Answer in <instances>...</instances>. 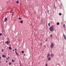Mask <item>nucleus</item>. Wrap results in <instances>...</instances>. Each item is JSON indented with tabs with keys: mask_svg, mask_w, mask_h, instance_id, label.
Masks as SVG:
<instances>
[{
	"mask_svg": "<svg viewBox=\"0 0 66 66\" xmlns=\"http://www.w3.org/2000/svg\"><path fill=\"white\" fill-rule=\"evenodd\" d=\"M7 60H8V58H7Z\"/></svg>",
	"mask_w": 66,
	"mask_h": 66,
	"instance_id": "35",
	"label": "nucleus"
},
{
	"mask_svg": "<svg viewBox=\"0 0 66 66\" xmlns=\"http://www.w3.org/2000/svg\"><path fill=\"white\" fill-rule=\"evenodd\" d=\"M63 27L64 28H65V24L63 25Z\"/></svg>",
	"mask_w": 66,
	"mask_h": 66,
	"instance_id": "12",
	"label": "nucleus"
},
{
	"mask_svg": "<svg viewBox=\"0 0 66 66\" xmlns=\"http://www.w3.org/2000/svg\"><path fill=\"white\" fill-rule=\"evenodd\" d=\"M15 50H16V48L15 49Z\"/></svg>",
	"mask_w": 66,
	"mask_h": 66,
	"instance_id": "36",
	"label": "nucleus"
},
{
	"mask_svg": "<svg viewBox=\"0 0 66 66\" xmlns=\"http://www.w3.org/2000/svg\"><path fill=\"white\" fill-rule=\"evenodd\" d=\"M2 57H4L5 58L6 57L5 56H4V55H3L2 56Z\"/></svg>",
	"mask_w": 66,
	"mask_h": 66,
	"instance_id": "9",
	"label": "nucleus"
},
{
	"mask_svg": "<svg viewBox=\"0 0 66 66\" xmlns=\"http://www.w3.org/2000/svg\"><path fill=\"white\" fill-rule=\"evenodd\" d=\"M21 18H19V19L20 20V19H21Z\"/></svg>",
	"mask_w": 66,
	"mask_h": 66,
	"instance_id": "22",
	"label": "nucleus"
},
{
	"mask_svg": "<svg viewBox=\"0 0 66 66\" xmlns=\"http://www.w3.org/2000/svg\"><path fill=\"white\" fill-rule=\"evenodd\" d=\"M5 43L7 44V45L9 44L8 42L7 41L6 42H5Z\"/></svg>",
	"mask_w": 66,
	"mask_h": 66,
	"instance_id": "4",
	"label": "nucleus"
},
{
	"mask_svg": "<svg viewBox=\"0 0 66 66\" xmlns=\"http://www.w3.org/2000/svg\"><path fill=\"white\" fill-rule=\"evenodd\" d=\"M52 36V35H51V36Z\"/></svg>",
	"mask_w": 66,
	"mask_h": 66,
	"instance_id": "27",
	"label": "nucleus"
},
{
	"mask_svg": "<svg viewBox=\"0 0 66 66\" xmlns=\"http://www.w3.org/2000/svg\"><path fill=\"white\" fill-rule=\"evenodd\" d=\"M59 15H62V14H61V13H59Z\"/></svg>",
	"mask_w": 66,
	"mask_h": 66,
	"instance_id": "18",
	"label": "nucleus"
},
{
	"mask_svg": "<svg viewBox=\"0 0 66 66\" xmlns=\"http://www.w3.org/2000/svg\"><path fill=\"white\" fill-rule=\"evenodd\" d=\"M19 3V2L18 1H17L16 2V3Z\"/></svg>",
	"mask_w": 66,
	"mask_h": 66,
	"instance_id": "19",
	"label": "nucleus"
},
{
	"mask_svg": "<svg viewBox=\"0 0 66 66\" xmlns=\"http://www.w3.org/2000/svg\"><path fill=\"white\" fill-rule=\"evenodd\" d=\"M21 52H22V53H24V52H23V51H22Z\"/></svg>",
	"mask_w": 66,
	"mask_h": 66,
	"instance_id": "17",
	"label": "nucleus"
},
{
	"mask_svg": "<svg viewBox=\"0 0 66 66\" xmlns=\"http://www.w3.org/2000/svg\"><path fill=\"white\" fill-rule=\"evenodd\" d=\"M12 62H14V60H12Z\"/></svg>",
	"mask_w": 66,
	"mask_h": 66,
	"instance_id": "21",
	"label": "nucleus"
},
{
	"mask_svg": "<svg viewBox=\"0 0 66 66\" xmlns=\"http://www.w3.org/2000/svg\"><path fill=\"white\" fill-rule=\"evenodd\" d=\"M48 61H50L51 60V58L49 57L48 58Z\"/></svg>",
	"mask_w": 66,
	"mask_h": 66,
	"instance_id": "5",
	"label": "nucleus"
},
{
	"mask_svg": "<svg viewBox=\"0 0 66 66\" xmlns=\"http://www.w3.org/2000/svg\"><path fill=\"white\" fill-rule=\"evenodd\" d=\"M54 7L55 8V5H54Z\"/></svg>",
	"mask_w": 66,
	"mask_h": 66,
	"instance_id": "24",
	"label": "nucleus"
},
{
	"mask_svg": "<svg viewBox=\"0 0 66 66\" xmlns=\"http://www.w3.org/2000/svg\"><path fill=\"white\" fill-rule=\"evenodd\" d=\"M56 0V1H57V0Z\"/></svg>",
	"mask_w": 66,
	"mask_h": 66,
	"instance_id": "39",
	"label": "nucleus"
},
{
	"mask_svg": "<svg viewBox=\"0 0 66 66\" xmlns=\"http://www.w3.org/2000/svg\"><path fill=\"white\" fill-rule=\"evenodd\" d=\"M46 66H47V64H46Z\"/></svg>",
	"mask_w": 66,
	"mask_h": 66,
	"instance_id": "31",
	"label": "nucleus"
},
{
	"mask_svg": "<svg viewBox=\"0 0 66 66\" xmlns=\"http://www.w3.org/2000/svg\"><path fill=\"white\" fill-rule=\"evenodd\" d=\"M9 43H10V42H8V44Z\"/></svg>",
	"mask_w": 66,
	"mask_h": 66,
	"instance_id": "33",
	"label": "nucleus"
},
{
	"mask_svg": "<svg viewBox=\"0 0 66 66\" xmlns=\"http://www.w3.org/2000/svg\"><path fill=\"white\" fill-rule=\"evenodd\" d=\"M9 65H11V62H9Z\"/></svg>",
	"mask_w": 66,
	"mask_h": 66,
	"instance_id": "16",
	"label": "nucleus"
},
{
	"mask_svg": "<svg viewBox=\"0 0 66 66\" xmlns=\"http://www.w3.org/2000/svg\"><path fill=\"white\" fill-rule=\"evenodd\" d=\"M0 60H1V57H0Z\"/></svg>",
	"mask_w": 66,
	"mask_h": 66,
	"instance_id": "25",
	"label": "nucleus"
},
{
	"mask_svg": "<svg viewBox=\"0 0 66 66\" xmlns=\"http://www.w3.org/2000/svg\"><path fill=\"white\" fill-rule=\"evenodd\" d=\"M9 48L10 50H11V49H12V48L10 47H9Z\"/></svg>",
	"mask_w": 66,
	"mask_h": 66,
	"instance_id": "10",
	"label": "nucleus"
},
{
	"mask_svg": "<svg viewBox=\"0 0 66 66\" xmlns=\"http://www.w3.org/2000/svg\"><path fill=\"white\" fill-rule=\"evenodd\" d=\"M49 55H50V54H48L47 55V57H49Z\"/></svg>",
	"mask_w": 66,
	"mask_h": 66,
	"instance_id": "7",
	"label": "nucleus"
},
{
	"mask_svg": "<svg viewBox=\"0 0 66 66\" xmlns=\"http://www.w3.org/2000/svg\"><path fill=\"white\" fill-rule=\"evenodd\" d=\"M20 22L21 23H23V21H20Z\"/></svg>",
	"mask_w": 66,
	"mask_h": 66,
	"instance_id": "11",
	"label": "nucleus"
},
{
	"mask_svg": "<svg viewBox=\"0 0 66 66\" xmlns=\"http://www.w3.org/2000/svg\"><path fill=\"white\" fill-rule=\"evenodd\" d=\"M44 47H45V46H44Z\"/></svg>",
	"mask_w": 66,
	"mask_h": 66,
	"instance_id": "41",
	"label": "nucleus"
},
{
	"mask_svg": "<svg viewBox=\"0 0 66 66\" xmlns=\"http://www.w3.org/2000/svg\"><path fill=\"white\" fill-rule=\"evenodd\" d=\"M47 13H49V11L48 10Z\"/></svg>",
	"mask_w": 66,
	"mask_h": 66,
	"instance_id": "29",
	"label": "nucleus"
},
{
	"mask_svg": "<svg viewBox=\"0 0 66 66\" xmlns=\"http://www.w3.org/2000/svg\"><path fill=\"white\" fill-rule=\"evenodd\" d=\"M8 59H9V58H10V57H8Z\"/></svg>",
	"mask_w": 66,
	"mask_h": 66,
	"instance_id": "38",
	"label": "nucleus"
},
{
	"mask_svg": "<svg viewBox=\"0 0 66 66\" xmlns=\"http://www.w3.org/2000/svg\"><path fill=\"white\" fill-rule=\"evenodd\" d=\"M63 36H64L65 39H66V37H65V35H64V34H63Z\"/></svg>",
	"mask_w": 66,
	"mask_h": 66,
	"instance_id": "6",
	"label": "nucleus"
},
{
	"mask_svg": "<svg viewBox=\"0 0 66 66\" xmlns=\"http://www.w3.org/2000/svg\"><path fill=\"white\" fill-rule=\"evenodd\" d=\"M0 63H1V62L0 61Z\"/></svg>",
	"mask_w": 66,
	"mask_h": 66,
	"instance_id": "40",
	"label": "nucleus"
},
{
	"mask_svg": "<svg viewBox=\"0 0 66 66\" xmlns=\"http://www.w3.org/2000/svg\"><path fill=\"white\" fill-rule=\"evenodd\" d=\"M54 29V27L53 26L50 27V29L51 31H53V29Z\"/></svg>",
	"mask_w": 66,
	"mask_h": 66,
	"instance_id": "1",
	"label": "nucleus"
},
{
	"mask_svg": "<svg viewBox=\"0 0 66 66\" xmlns=\"http://www.w3.org/2000/svg\"><path fill=\"white\" fill-rule=\"evenodd\" d=\"M12 16H13V13H12Z\"/></svg>",
	"mask_w": 66,
	"mask_h": 66,
	"instance_id": "30",
	"label": "nucleus"
},
{
	"mask_svg": "<svg viewBox=\"0 0 66 66\" xmlns=\"http://www.w3.org/2000/svg\"><path fill=\"white\" fill-rule=\"evenodd\" d=\"M2 52H3V49L2 50Z\"/></svg>",
	"mask_w": 66,
	"mask_h": 66,
	"instance_id": "23",
	"label": "nucleus"
},
{
	"mask_svg": "<svg viewBox=\"0 0 66 66\" xmlns=\"http://www.w3.org/2000/svg\"><path fill=\"white\" fill-rule=\"evenodd\" d=\"M53 46H54V44L53 43H52V45H51V48L52 49H53Z\"/></svg>",
	"mask_w": 66,
	"mask_h": 66,
	"instance_id": "2",
	"label": "nucleus"
},
{
	"mask_svg": "<svg viewBox=\"0 0 66 66\" xmlns=\"http://www.w3.org/2000/svg\"><path fill=\"white\" fill-rule=\"evenodd\" d=\"M0 36H2V34H0Z\"/></svg>",
	"mask_w": 66,
	"mask_h": 66,
	"instance_id": "20",
	"label": "nucleus"
},
{
	"mask_svg": "<svg viewBox=\"0 0 66 66\" xmlns=\"http://www.w3.org/2000/svg\"><path fill=\"white\" fill-rule=\"evenodd\" d=\"M7 18H5L4 19V21L6 22V21H7Z\"/></svg>",
	"mask_w": 66,
	"mask_h": 66,
	"instance_id": "3",
	"label": "nucleus"
},
{
	"mask_svg": "<svg viewBox=\"0 0 66 66\" xmlns=\"http://www.w3.org/2000/svg\"><path fill=\"white\" fill-rule=\"evenodd\" d=\"M48 26L50 27V23H49L48 24Z\"/></svg>",
	"mask_w": 66,
	"mask_h": 66,
	"instance_id": "14",
	"label": "nucleus"
},
{
	"mask_svg": "<svg viewBox=\"0 0 66 66\" xmlns=\"http://www.w3.org/2000/svg\"><path fill=\"white\" fill-rule=\"evenodd\" d=\"M57 25H59L60 24V23L59 22H58L57 23Z\"/></svg>",
	"mask_w": 66,
	"mask_h": 66,
	"instance_id": "8",
	"label": "nucleus"
},
{
	"mask_svg": "<svg viewBox=\"0 0 66 66\" xmlns=\"http://www.w3.org/2000/svg\"><path fill=\"white\" fill-rule=\"evenodd\" d=\"M13 51H14V50H12Z\"/></svg>",
	"mask_w": 66,
	"mask_h": 66,
	"instance_id": "28",
	"label": "nucleus"
},
{
	"mask_svg": "<svg viewBox=\"0 0 66 66\" xmlns=\"http://www.w3.org/2000/svg\"><path fill=\"white\" fill-rule=\"evenodd\" d=\"M46 42H47V40H46Z\"/></svg>",
	"mask_w": 66,
	"mask_h": 66,
	"instance_id": "37",
	"label": "nucleus"
},
{
	"mask_svg": "<svg viewBox=\"0 0 66 66\" xmlns=\"http://www.w3.org/2000/svg\"><path fill=\"white\" fill-rule=\"evenodd\" d=\"M42 43H41V44H40V45H41V46H42Z\"/></svg>",
	"mask_w": 66,
	"mask_h": 66,
	"instance_id": "26",
	"label": "nucleus"
},
{
	"mask_svg": "<svg viewBox=\"0 0 66 66\" xmlns=\"http://www.w3.org/2000/svg\"><path fill=\"white\" fill-rule=\"evenodd\" d=\"M51 56H53V54H51Z\"/></svg>",
	"mask_w": 66,
	"mask_h": 66,
	"instance_id": "13",
	"label": "nucleus"
},
{
	"mask_svg": "<svg viewBox=\"0 0 66 66\" xmlns=\"http://www.w3.org/2000/svg\"><path fill=\"white\" fill-rule=\"evenodd\" d=\"M13 14H14V12H13Z\"/></svg>",
	"mask_w": 66,
	"mask_h": 66,
	"instance_id": "34",
	"label": "nucleus"
},
{
	"mask_svg": "<svg viewBox=\"0 0 66 66\" xmlns=\"http://www.w3.org/2000/svg\"><path fill=\"white\" fill-rule=\"evenodd\" d=\"M6 63H7V61H6Z\"/></svg>",
	"mask_w": 66,
	"mask_h": 66,
	"instance_id": "32",
	"label": "nucleus"
},
{
	"mask_svg": "<svg viewBox=\"0 0 66 66\" xmlns=\"http://www.w3.org/2000/svg\"><path fill=\"white\" fill-rule=\"evenodd\" d=\"M15 52L16 53V54L17 55H18V53H17V52H16V51Z\"/></svg>",
	"mask_w": 66,
	"mask_h": 66,
	"instance_id": "15",
	"label": "nucleus"
}]
</instances>
